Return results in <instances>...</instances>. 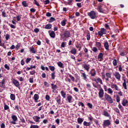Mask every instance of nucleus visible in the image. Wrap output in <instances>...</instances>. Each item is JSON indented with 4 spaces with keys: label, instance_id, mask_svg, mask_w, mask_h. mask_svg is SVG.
Listing matches in <instances>:
<instances>
[{
    "label": "nucleus",
    "instance_id": "obj_42",
    "mask_svg": "<svg viewBox=\"0 0 128 128\" xmlns=\"http://www.w3.org/2000/svg\"><path fill=\"white\" fill-rule=\"evenodd\" d=\"M30 52H32V54H36V51L34 50V47H30Z\"/></svg>",
    "mask_w": 128,
    "mask_h": 128
},
{
    "label": "nucleus",
    "instance_id": "obj_3",
    "mask_svg": "<svg viewBox=\"0 0 128 128\" xmlns=\"http://www.w3.org/2000/svg\"><path fill=\"white\" fill-rule=\"evenodd\" d=\"M88 16L92 18V20H94L96 18V14L94 10H92L90 12L88 13Z\"/></svg>",
    "mask_w": 128,
    "mask_h": 128
},
{
    "label": "nucleus",
    "instance_id": "obj_30",
    "mask_svg": "<svg viewBox=\"0 0 128 128\" xmlns=\"http://www.w3.org/2000/svg\"><path fill=\"white\" fill-rule=\"evenodd\" d=\"M60 94H61L62 98H66V94L65 93L64 90H62L60 92Z\"/></svg>",
    "mask_w": 128,
    "mask_h": 128
},
{
    "label": "nucleus",
    "instance_id": "obj_14",
    "mask_svg": "<svg viewBox=\"0 0 128 128\" xmlns=\"http://www.w3.org/2000/svg\"><path fill=\"white\" fill-rule=\"evenodd\" d=\"M58 104L60 105L61 104L60 102H62V97L58 95L56 98H55Z\"/></svg>",
    "mask_w": 128,
    "mask_h": 128
},
{
    "label": "nucleus",
    "instance_id": "obj_18",
    "mask_svg": "<svg viewBox=\"0 0 128 128\" xmlns=\"http://www.w3.org/2000/svg\"><path fill=\"white\" fill-rule=\"evenodd\" d=\"M32 118L36 122H40V117L38 116H33Z\"/></svg>",
    "mask_w": 128,
    "mask_h": 128
},
{
    "label": "nucleus",
    "instance_id": "obj_28",
    "mask_svg": "<svg viewBox=\"0 0 128 128\" xmlns=\"http://www.w3.org/2000/svg\"><path fill=\"white\" fill-rule=\"evenodd\" d=\"M103 114L105 116H107L108 118H110V115L108 114V112L105 110L103 112Z\"/></svg>",
    "mask_w": 128,
    "mask_h": 128
},
{
    "label": "nucleus",
    "instance_id": "obj_2",
    "mask_svg": "<svg viewBox=\"0 0 128 128\" xmlns=\"http://www.w3.org/2000/svg\"><path fill=\"white\" fill-rule=\"evenodd\" d=\"M104 98L109 104H112L114 102L112 98V96L108 95V94H106L104 95Z\"/></svg>",
    "mask_w": 128,
    "mask_h": 128
},
{
    "label": "nucleus",
    "instance_id": "obj_5",
    "mask_svg": "<svg viewBox=\"0 0 128 128\" xmlns=\"http://www.w3.org/2000/svg\"><path fill=\"white\" fill-rule=\"evenodd\" d=\"M114 76L116 78V80H120L121 76L120 72H115L113 74Z\"/></svg>",
    "mask_w": 128,
    "mask_h": 128
},
{
    "label": "nucleus",
    "instance_id": "obj_10",
    "mask_svg": "<svg viewBox=\"0 0 128 128\" xmlns=\"http://www.w3.org/2000/svg\"><path fill=\"white\" fill-rule=\"evenodd\" d=\"M92 80L94 82H96V84H104V83L102 82V80L100 78H94Z\"/></svg>",
    "mask_w": 128,
    "mask_h": 128
},
{
    "label": "nucleus",
    "instance_id": "obj_8",
    "mask_svg": "<svg viewBox=\"0 0 128 128\" xmlns=\"http://www.w3.org/2000/svg\"><path fill=\"white\" fill-rule=\"evenodd\" d=\"M12 83L15 86H16V88H18L20 86V82L14 78L12 80Z\"/></svg>",
    "mask_w": 128,
    "mask_h": 128
},
{
    "label": "nucleus",
    "instance_id": "obj_21",
    "mask_svg": "<svg viewBox=\"0 0 128 128\" xmlns=\"http://www.w3.org/2000/svg\"><path fill=\"white\" fill-rule=\"evenodd\" d=\"M90 74L92 76H96V70L94 68L91 70L90 71Z\"/></svg>",
    "mask_w": 128,
    "mask_h": 128
},
{
    "label": "nucleus",
    "instance_id": "obj_23",
    "mask_svg": "<svg viewBox=\"0 0 128 128\" xmlns=\"http://www.w3.org/2000/svg\"><path fill=\"white\" fill-rule=\"evenodd\" d=\"M102 56H104V54H102V53H100L98 54V58L99 62H102Z\"/></svg>",
    "mask_w": 128,
    "mask_h": 128
},
{
    "label": "nucleus",
    "instance_id": "obj_38",
    "mask_svg": "<svg viewBox=\"0 0 128 128\" xmlns=\"http://www.w3.org/2000/svg\"><path fill=\"white\" fill-rule=\"evenodd\" d=\"M10 98L12 100H16V95H14V94H12L10 96Z\"/></svg>",
    "mask_w": 128,
    "mask_h": 128
},
{
    "label": "nucleus",
    "instance_id": "obj_25",
    "mask_svg": "<svg viewBox=\"0 0 128 128\" xmlns=\"http://www.w3.org/2000/svg\"><path fill=\"white\" fill-rule=\"evenodd\" d=\"M96 46L98 50H100V48H102V44L100 42H96Z\"/></svg>",
    "mask_w": 128,
    "mask_h": 128
},
{
    "label": "nucleus",
    "instance_id": "obj_33",
    "mask_svg": "<svg viewBox=\"0 0 128 128\" xmlns=\"http://www.w3.org/2000/svg\"><path fill=\"white\" fill-rule=\"evenodd\" d=\"M74 76H75V78H76V82H78V80H80V78L78 76V74H74Z\"/></svg>",
    "mask_w": 128,
    "mask_h": 128
},
{
    "label": "nucleus",
    "instance_id": "obj_48",
    "mask_svg": "<svg viewBox=\"0 0 128 128\" xmlns=\"http://www.w3.org/2000/svg\"><path fill=\"white\" fill-rule=\"evenodd\" d=\"M49 68L50 70H52V72H54V70H56V68L54 66H49Z\"/></svg>",
    "mask_w": 128,
    "mask_h": 128
},
{
    "label": "nucleus",
    "instance_id": "obj_26",
    "mask_svg": "<svg viewBox=\"0 0 128 128\" xmlns=\"http://www.w3.org/2000/svg\"><path fill=\"white\" fill-rule=\"evenodd\" d=\"M0 34H2V31L0 30V46H4V43L2 42V36Z\"/></svg>",
    "mask_w": 128,
    "mask_h": 128
},
{
    "label": "nucleus",
    "instance_id": "obj_35",
    "mask_svg": "<svg viewBox=\"0 0 128 128\" xmlns=\"http://www.w3.org/2000/svg\"><path fill=\"white\" fill-rule=\"evenodd\" d=\"M107 92H108V94H112L114 91H112V89L110 88H108Z\"/></svg>",
    "mask_w": 128,
    "mask_h": 128
},
{
    "label": "nucleus",
    "instance_id": "obj_32",
    "mask_svg": "<svg viewBox=\"0 0 128 128\" xmlns=\"http://www.w3.org/2000/svg\"><path fill=\"white\" fill-rule=\"evenodd\" d=\"M44 28H46V30H50V28H52V24H47L46 25Z\"/></svg>",
    "mask_w": 128,
    "mask_h": 128
},
{
    "label": "nucleus",
    "instance_id": "obj_64",
    "mask_svg": "<svg viewBox=\"0 0 128 128\" xmlns=\"http://www.w3.org/2000/svg\"><path fill=\"white\" fill-rule=\"evenodd\" d=\"M102 80H104V78H106V74H104V72L102 73Z\"/></svg>",
    "mask_w": 128,
    "mask_h": 128
},
{
    "label": "nucleus",
    "instance_id": "obj_12",
    "mask_svg": "<svg viewBox=\"0 0 128 128\" xmlns=\"http://www.w3.org/2000/svg\"><path fill=\"white\" fill-rule=\"evenodd\" d=\"M106 78H105L106 82H110V78H112V73L106 72Z\"/></svg>",
    "mask_w": 128,
    "mask_h": 128
},
{
    "label": "nucleus",
    "instance_id": "obj_54",
    "mask_svg": "<svg viewBox=\"0 0 128 128\" xmlns=\"http://www.w3.org/2000/svg\"><path fill=\"white\" fill-rule=\"evenodd\" d=\"M116 100L117 102H120V98L119 96H116Z\"/></svg>",
    "mask_w": 128,
    "mask_h": 128
},
{
    "label": "nucleus",
    "instance_id": "obj_46",
    "mask_svg": "<svg viewBox=\"0 0 128 128\" xmlns=\"http://www.w3.org/2000/svg\"><path fill=\"white\" fill-rule=\"evenodd\" d=\"M86 40H90V33H88L86 34Z\"/></svg>",
    "mask_w": 128,
    "mask_h": 128
},
{
    "label": "nucleus",
    "instance_id": "obj_50",
    "mask_svg": "<svg viewBox=\"0 0 128 128\" xmlns=\"http://www.w3.org/2000/svg\"><path fill=\"white\" fill-rule=\"evenodd\" d=\"M10 38V34H6L5 38L6 40H8Z\"/></svg>",
    "mask_w": 128,
    "mask_h": 128
},
{
    "label": "nucleus",
    "instance_id": "obj_43",
    "mask_svg": "<svg viewBox=\"0 0 128 128\" xmlns=\"http://www.w3.org/2000/svg\"><path fill=\"white\" fill-rule=\"evenodd\" d=\"M113 66H118V60L116 59H114L112 62Z\"/></svg>",
    "mask_w": 128,
    "mask_h": 128
},
{
    "label": "nucleus",
    "instance_id": "obj_34",
    "mask_svg": "<svg viewBox=\"0 0 128 128\" xmlns=\"http://www.w3.org/2000/svg\"><path fill=\"white\" fill-rule=\"evenodd\" d=\"M52 86V90H56L58 88V86L54 84H51Z\"/></svg>",
    "mask_w": 128,
    "mask_h": 128
},
{
    "label": "nucleus",
    "instance_id": "obj_51",
    "mask_svg": "<svg viewBox=\"0 0 128 128\" xmlns=\"http://www.w3.org/2000/svg\"><path fill=\"white\" fill-rule=\"evenodd\" d=\"M51 76L52 80H54V78H56V73L55 72L52 73Z\"/></svg>",
    "mask_w": 128,
    "mask_h": 128
},
{
    "label": "nucleus",
    "instance_id": "obj_45",
    "mask_svg": "<svg viewBox=\"0 0 128 128\" xmlns=\"http://www.w3.org/2000/svg\"><path fill=\"white\" fill-rule=\"evenodd\" d=\"M68 76L70 78V80H72V82H74V76H72L70 74H68Z\"/></svg>",
    "mask_w": 128,
    "mask_h": 128
},
{
    "label": "nucleus",
    "instance_id": "obj_16",
    "mask_svg": "<svg viewBox=\"0 0 128 128\" xmlns=\"http://www.w3.org/2000/svg\"><path fill=\"white\" fill-rule=\"evenodd\" d=\"M48 34H49L50 38H56V32H54V31L50 30L48 32Z\"/></svg>",
    "mask_w": 128,
    "mask_h": 128
},
{
    "label": "nucleus",
    "instance_id": "obj_9",
    "mask_svg": "<svg viewBox=\"0 0 128 128\" xmlns=\"http://www.w3.org/2000/svg\"><path fill=\"white\" fill-rule=\"evenodd\" d=\"M110 87L115 90H120V88H118V86L116 85V84L111 83L110 84Z\"/></svg>",
    "mask_w": 128,
    "mask_h": 128
},
{
    "label": "nucleus",
    "instance_id": "obj_57",
    "mask_svg": "<svg viewBox=\"0 0 128 128\" xmlns=\"http://www.w3.org/2000/svg\"><path fill=\"white\" fill-rule=\"evenodd\" d=\"M2 16L3 18H6V12L4 11L2 12Z\"/></svg>",
    "mask_w": 128,
    "mask_h": 128
},
{
    "label": "nucleus",
    "instance_id": "obj_29",
    "mask_svg": "<svg viewBox=\"0 0 128 128\" xmlns=\"http://www.w3.org/2000/svg\"><path fill=\"white\" fill-rule=\"evenodd\" d=\"M84 68H85V70L87 71L88 72L90 70V65H88L87 64H84L83 66Z\"/></svg>",
    "mask_w": 128,
    "mask_h": 128
},
{
    "label": "nucleus",
    "instance_id": "obj_55",
    "mask_svg": "<svg viewBox=\"0 0 128 128\" xmlns=\"http://www.w3.org/2000/svg\"><path fill=\"white\" fill-rule=\"evenodd\" d=\"M30 128H40L38 125H31Z\"/></svg>",
    "mask_w": 128,
    "mask_h": 128
},
{
    "label": "nucleus",
    "instance_id": "obj_56",
    "mask_svg": "<svg viewBox=\"0 0 128 128\" xmlns=\"http://www.w3.org/2000/svg\"><path fill=\"white\" fill-rule=\"evenodd\" d=\"M87 106H88V108H92V104H90V102H88L87 104Z\"/></svg>",
    "mask_w": 128,
    "mask_h": 128
},
{
    "label": "nucleus",
    "instance_id": "obj_44",
    "mask_svg": "<svg viewBox=\"0 0 128 128\" xmlns=\"http://www.w3.org/2000/svg\"><path fill=\"white\" fill-rule=\"evenodd\" d=\"M22 4L23 6H24V8H26V6H28V4L26 3V1H23L22 2Z\"/></svg>",
    "mask_w": 128,
    "mask_h": 128
},
{
    "label": "nucleus",
    "instance_id": "obj_7",
    "mask_svg": "<svg viewBox=\"0 0 128 128\" xmlns=\"http://www.w3.org/2000/svg\"><path fill=\"white\" fill-rule=\"evenodd\" d=\"M11 118L12 120V121L11 122V124H16V122L18 120V117L16 115H12Z\"/></svg>",
    "mask_w": 128,
    "mask_h": 128
},
{
    "label": "nucleus",
    "instance_id": "obj_39",
    "mask_svg": "<svg viewBox=\"0 0 128 128\" xmlns=\"http://www.w3.org/2000/svg\"><path fill=\"white\" fill-rule=\"evenodd\" d=\"M126 54H128L126 51H123L120 52V56H124Z\"/></svg>",
    "mask_w": 128,
    "mask_h": 128
},
{
    "label": "nucleus",
    "instance_id": "obj_36",
    "mask_svg": "<svg viewBox=\"0 0 128 128\" xmlns=\"http://www.w3.org/2000/svg\"><path fill=\"white\" fill-rule=\"evenodd\" d=\"M57 64L59 66V68H64V64L62 63V62H58L57 63Z\"/></svg>",
    "mask_w": 128,
    "mask_h": 128
},
{
    "label": "nucleus",
    "instance_id": "obj_4",
    "mask_svg": "<svg viewBox=\"0 0 128 128\" xmlns=\"http://www.w3.org/2000/svg\"><path fill=\"white\" fill-rule=\"evenodd\" d=\"M106 34V30L104 28H102L100 31L98 32V35L100 36H102Z\"/></svg>",
    "mask_w": 128,
    "mask_h": 128
},
{
    "label": "nucleus",
    "instance_id": "obj_61",
    "mask_svg": "<svg viewBox=\"0 0 128 128\" xmlns=\"http://www.w3.org/2000/svg\"><path fill=\"white\" fill-rule=\"evenodd\" d=\"M45 98H46V100L48 101L50 99V97L48 95H46Z\"/></svg>",
    "mask_w": 128,
    "mask_h": 128
},
{
    "label": "nucleus",
    "instance_id": "obj_11",
    "mask_svg": "<svg viewBox=\"0 0 128 128\" xmlns=\"http://www.w3.org/2000/svg\"><path fill=\"white\" fill-rule=\"evenodd\" d=\"M0 86L2 88H6V78H4L3 80L0 82Z\"/></svg>",
    "mask_w": 128,
    "mask_h": 128
},
{
    "label": "nucleus",
    "instance_id": "obj_6",
    "mask_svg": "<svg viewBox=\"0 0 128 128\" xmlns=\"http://www.w3.org/2000/svg\"><path fill=\"white\" fill-rule=\"evenodd\" d=\"M102 126L104 128H106V126H110V121L109 120H104Z\"/></svg>",
    "mask_w": 128,
    "mask_h": 128
},
{
    "label": "nucleus",
    "instance_id": "obj_40",
    "mask_svg": "<svg viewBox=\"0 0 128 128\" xmlns=\"http://www.w3.org/2000/svg\"><path fill=\"white\" fill-rule=\"evenodd\" d=\"M98 10L100 12H104V10L102 9V6H98Z\"/></svg>",
    "mask_w": 128,
    "mask_h": 128
},
{
    "label": "nucleus",
    "instance_id": "obj_62",
    "mask_svg": "<svg viewBox=\"0 0 128 128\" xmlns=\"http://www.w3.org/2000/svg\"><path fill=\"white\" fill-rule=\"evenodd\" d=\"M92 50L94 52H98V48L96 47H94L92 49Z\"/></svg>",
    "mask_w": 128,
    "mask_h": 128
},
{
    "label": "nucleus",
    "instance_id": "obj_47",
    "mask_svg": "<svg viewBox=\"0 0 128 128\" xmlns=\"http://www.w3.org/2000/svg\"><path fill=\"white\" fill-rule=\"evenodd\" d=\"M50 0H45L43 2V4H50Z\"/></svg>",
    "mask_w": 128,
    "mask_h": 128
},
{
    "label": "nucleus",
    "instance_id": "obj_59",
    "mask_svg": "<svg viewBox=\"0 0 128 128\" xmlns=\"http://www.w3.org/2000/svg\"><path fill=\"white\" fill-rule=\"evenodd\" d=\"M78 104L79 106H81L82 107L84 106V104L82 103V102H79L78 103Z\"/></svg>",
    "mask_w": 128,
    "mask_h": 128
},
{
    "label": "nucleus",
    "instance_id": "obj_20",
    "mask_svg": "<svg viewBox=\"0 0 128 128\" xmlns=\"http://www.w3.org/2000/svg\"><path fill=\"white\" fill-rule=\"evenodd\" d=\"M38 98H40V96L38 94H35L34 96V100L35 102H38Z\"/></svg>",
    "mask_w": 128,
    "mask_h": 128
},
{
    "label": "nucleus",
    "instance_id": "obj_27",
    "mask_svg": "<svg viewBox=\"0 0 128 128\" xmlns=\"http://www.w3.org/2000/svg\"><path fill=\"white\" fill-rule=\"evenodd\" d=\"M104 46L106 50H108L110 46L108 45V42H104Z\"/></svg>",
    "mask_w": 128,
    "mask_h": 128
},
{
    "label": "nucleus",
    "instance_id": "obj_41",
    "mask_svg": "<svg viewBox=\"0 0 128 128\" xmlns=\"http://www.w3.org/2000/svg\"><path fill=\"white\" fill-rule=\"evenodd\" d=\"M82 122H84V119L80 118H78V124H80L82 123Z\"/></svg>",
    "mask_w": 128,
    "mask_h": 128
},
{
    "label": "nucleus",
    "instance_id": "obj_60",
    "mask_svg": "<svg viewBox=\"0 0 128 128\" xmlns=\"http://www.w3.org/2000/svg\"><path fill=\"white\" fill-rule=\"evenodd\" d=\"M34 4H36V6H40V4L38 3V1L36 0H34Z\"/></svg>",
    "mask_w": 128,
    "mask_h": 128
},
{
    "label": "nucleus",
    "instance_id": "obj_52",
    "mask_svg": "<svg viewBox=\"0 0 128 128\" xmlns=\"http://www.w3.org/2000/svg\"><path fill=\"white\" fill-rule=\"evenodd\" d=\"M54 20H56V19L54 18L51 17L49 20V22H52Z\"/></svg>",
    "mask_w": 128,
    "mask_h": 128
},
{
    "label": "nucleus",
    "instance_id": "obj_53",
    "mask_svg": "<svg viewBox=\"0 0 128 128\" xmlns=\"http://www.w3.org/2000/svg\"><path fill=\"white\" fill-rule=\"evenodd\" d=\"M67 4L68 6H72V0H68Z\"/></svg>",
    "mask_w": 128,
    "mask_h": 128
},
{
    "label": "nucleus",
    "instance_id": "obj_13",
    "mask_svg": "<svg viewBox=\"0 0 128 128\" xmlns=\"http://www.w3.org/2000/svg\"><path fill=\"white\" fill-rule=\"evenodd\" d=\"M84 70H80V73L81 74V76L83 78L84 80H86L88 79V77H86V74L85 72H84Z\"/></svg>",
    "mask_w": 128,
    "mask_h": 128
},
{
    "label": "nucleus",
    "instance_id": "obj_58",
    "mask_svg": "<svg viewBox=\"0 0 128 128\" xmlns=\"http://www.w3.org/2000/svg\"><path fill=\"white\" fill-rule=\"evenodd\" d=\"M4 67L6 68V70H10V66H8V64H5Z\"/></svg>",
    "mask_w": 128,
    "mask_h": 128
},
{
    "label": "nucleus",
    "instance_id": "obj_22",
    "mask_svg": "<svg viewBox=\"0 0 128 128\" xmlns=\"http://www.w3.org/2000/svg\"><path fill=\"white\" fill-rule=\"evenodd\" d=\"M122 104L123 106H128V100H127L124 99L122 101Z\"/></svg>",
    "mask_w": 128,
    "mask_h": 128
},
{
    "label": "nucleus",
    "instance_id": "obj_1",
    "mask_svg": "<svg viewBox=\"0 0 128 128\" xmlns=\"http://www.w3.org/2000/svg\"><path fill=\"white\" fill-rule=\"evenodd\" d=\"M61 40H66V38H68L70 36V32L68 30H65L63 34H60Z\"/></svg>",
    "mask_w": 128,
    "mask_h": 128
},
{
    "label": "nucleus",
    "instance_id": "obj_37",
    "mask_svg": "<svg viewBox=\"0 0 128 128\" xmlns=\"http://www.w3.org/2000/svg\"><path fill=\"white\" fill-rule=\"evenodd\" d=\"M61 24L62 26H64L66 24V20L64 19L61 22Z\"/></svg>",
    "mask_w": 128,
    "mask_h": 128
},
{
    "label": "nucleus",
    "instance_id": "obj_17",
    "mask_svg": "<svg viewBox=\"0 0 128 128\" xmlns=\"http://www.w3.org/2000/svg\"><path fill=\"white\" fill-rule=\"evenodd\" d=\"M98 96L100 98L104 97V90L102 88H100L98 92Z\"/></svg>",
    "mask_w": 128,
    "mask_h": 128
},
{
    "label": "nucleus",
    "instance_id": "obj_24",
    "mask_svg": "<svg viewBox=\"0 0 128 128\" xmlns=\"http://www.w3.org/2000/svg\"><path fill=\"white\" fill-rule=\"evenodd\" d=\"M70 52L72 54L76 56V48H72L70 50Z\"/></svg>",
    "mask_w": 128,
    "mask_h": 128
},
{
    "label": "nucleus",
    "instance_id": "obj_63",
    "mask_svg": "<svg viewBox=\"0 0 128 128\" xmlns=\"http://www.w3.org/2000/svg\"><path fill=\"white\" fill-rule=\"evenodd\" d=\"M30 60H32V58H27L26 59V64H28Z\"/></svg>",
    "mask_w": 128,
    "mask_h": 128
},
{
    "label": "nucleus",
    "instance_id": "obj_15",
    "mask_svg": "<svg viewBox=\"0 0 128 128\" xmlns=\"http://www.w3.org/2000/svg\"><path fill=\"white\" fill-rule=\"evenodd\" d=\"M67 100L68 102L70 104L71 102H72V95H70V94H67Z\"/></svg>",
    "mask_w": 128,
    "mask_h": 128
},
{
    "label": "nucleus",
    "instance_id": "obj_31",
    "mask_svg": "<svg viewBox=\"0 0 128 128\" xmlns=\"http://www.w3.org/2000/svg\"><path fill=\"white\" fill-rule=\"evenodd\" d=\"M83 124L85 126H90V124H92L90 123V122H87L86 121H84Z\"/></svg>",
    "mask_w": 128,
    "mask_h": 128
},
{
    "label": "nucleus",
    "instance_id": "obj_19",
    "mask_svg": "<svg viewBox=\"0 0 128 128\" xmlns=\"http://www.w3.org/2000/svg\"><path fill=\"white\" fill-rule=\"evenodd\" d=\"M122 80L124 82L122 84V86L124 88V90H128V88L126 87V80L124 77H122Z\"/></svg>",
    "mask_w": 128,
    "mask_h": 128
},
{
    "label": "nucleus",
    "instance_id": "obj_49",
    "mask_svg": "<svg viewBox=\"0 0 128 128\" xmlns=\"http://www.w3.org/2000/svg\"><path fill=\"white\" fill-rule=\"evenodd\" d=\"M114 110L116 112L117 114H120V110L118 108H114Z\"/></svg>",
    "mask_w": 128,
    "mask_h": 128
}]
</instances>
